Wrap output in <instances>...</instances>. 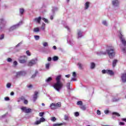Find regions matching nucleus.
Wrapping results in <instances>:
<instances>
[{"label":"nucleus","instance_id":"nucleus-7","mask_svg":"<svg viewBox=\"0 0 126 126\" xmlns=\"http://www.w3.org/2000/svg\"><path fill=\"white\" fill-rule=\"evenodd\" d=\"M101 72L103 74L107 73V74H110V75L114 74V72L111 70H102Z\"/></svg>","mask_w":126,"mask_h":126},{"label":"nucleus","instance_id":"nucleus-30","mask_svg":"<svg viewBox=\"0 0 126 126\" xmlns=\"http://www.w3.org/2000/svg\"><path fill=\"white\" fill-rule=\"evenodd\" d=\"M102 24L104 25V26H108V23H107L106 21H103Z\"/></svg>","mask_w":126,"mask_h":126},{"label":"nucleus","instance_id":"nucleus-59","mask_svg":"<svg viewBox=\"0 0 126 126\" xmlns=\"http://www.w3.org/2000/svg\"><path fill=\"white\" fill-rule=\"evenodd\" d=\"M17 64H18V63H17V62L16 61H14L13 62L14 65H17Z\"/></svg>","mask_w":126,"mask_h":126},{"label":"nucleus","instance_id":"nucleus-25","mask_svg":"<svg viewBox=\"0 0 126 126\" xmlns=\"http://www.w3.org/2000/svg\"><path fill=\"white\" fill-rule=\"evenodd\" d=\"M53 61H54V62H57V61H58V60H59V57L57 56H54L53 58H52Z\"/></svg>","mask_w":126,"mask_h":126},{"label":"nucleus","instance_id":"nucleus-4","mask_svg":"<svg viewBox=\"0 0 126 126\" xmlns=\"http://www.w3.org/2000/svg\"><path fill=\"white\" fill-rule=\"evenodd\" d=\"M19 62L20 63H26L27 62V57L26 56H21L19 59Z\"/></svg>","mask_w":126,"mask_h":126},{"label":"nucleus","instance_id":"nucleus-64","mask_svg":"<svg viewBox=\"0 0 126 126\" xmlns=\"http://www.w3.org/2000/svg\"><path fill=\"white\" fill-rule=\"evenodd\" d=\"M65 76L68 78L69 77H70V74L66 75Z\"/></svg>","mask_w":126,"mask_h":126},{"label":"nucleus","instance_id":"nucleus-24","mask_svg":"<svg viewBox=\"0 0 126 126\" xmlns=\"http://www.w3.org/2000/svg\"><path fill=\"white\" fill-rule=\"evenodd\" d=\"M95 63H91V68L92 69H93L94 68H95Z\"/></svg>","mask_w":126,"mask_h":126},{"label":"nucleus","instance_id":"nucleus-9","mask_svg":"<svg viewBox=\"0 0 126 126\" xmlns=\"http://www.w3.org/2000/svg\"><path fill=\"white\" fill-rule=\"evenodd\" d=\"M121 79L122 82L125 83V82H126V73H122L121 74Z\"/></svg>","mask_w":126,"mask_h":126},{"label":"nucleus","instance_id":"nucleus-52","mask_svg":"<svg viewBox=\"0 0 126 126\" xmlns=\"http://www.w3.org/2000/svg\"><path fill=\"white\" fill-rule=\"evenodd\" d=\"M72 75L73 77H76V73L75 72H73Z\"/></svg>","mask_w":126,"mask_h":126},{"label":"nucleus","instance_id":"nucleus-14","mask_svg":"<svg viewBox=\"0 0 126 126\" xmlns=\"http://www.w3.org/2000/svg\"><path fill=\"white\" fill-rule=\"evenodd\" d=\"M89 5H90V2L87 1L85 4V9H88L89 8Z\"/></svg>","mask_w":126,"mask_h":126},{"label":"nucleus","instance_id":"nucleus-50","mask_svg":"<svg viewBox=\"0 0 126 126\" xmlns=\"http://www.w3.org/2000/svg\"><path fill=\"white\" fill-rule=\"evenodd\" d=\"M75 117H78V116H79V113L76 112L75 113Z\"/></svg>","mask_w":126,"mask_h":126},{"label":"nucleus","instance_id":"nucleus-16","mask_svg":"<svg viewBox=\"0 0 126 126\" xmlns=\"http://www.w3.org/2000/svg\"><path fill=\"white\" fill-rule=\"evenodd\" d=\"M61 106H62V104L60 102L55 103V107H56V109H58V108L61 107Z\"/></svg>","mask_w":126,"mask_h":126},{"label":"nucleus","instance_id":"nucleus-26","mask_svg":"<svg viewBox=\"0 0 126 126\" xmlns=\"http://www.w3.org/2000/svg\"><path fill=\"white\" fill-rule=\"evenodd\" d=\"M83 104V103L82 102V101H78L77 102V105L80 106H82Z\"/></svg>","mask_w":126,"mask_h":126},{"label":"nucleus","instance_id":"nucleus-11","mask_svg":"<svg viewBox=\"0 0 126 126\" xmlns=\"http://www.w3.org/2000/svg\"><path fill=\"white\" fill-rule=\"evenodd\" d=\"M112 4L114 5V6H119L120 2H119L118 0H113L112 1Z\"/></svg>","mask_w":126,"mask_h":126},{"label":"nucleus","instance_id":"nucleus-56","mask_svg":"<svg viewBox=\"0 0 126 126\" xmlns=\"http://www.w3.org/2000/svg\"><path fill=\"white\" fill-rule=\"evenodd\" d=\"M24 103L26 105H27V104H28V101L27 100H25Z\"/></svg>","mask_w":126,"mask_h":126},{"label":"nucleus","instance_id":"nucleus-22","mask_svg":"<svg viewBox=\"0 0 126 126\" xmlns=\"http://www.w3.org/2000/svg\"><path fill=\"white\" fill-rule=\"evenodd\" d=\"M53 79L52 78V77H49L48 78H47L46 80H45V81H46V82H47V83H49V82H51V81H52V80Z\"/></svg>","mask_w":126,"mask_h":126},{"label":"nucleus","instance_id":"nucleus-33","mask_svg":"<svg viewBox=\"0 0 126 126\" xmlns=\"http://www.w3.org/2000/svg\"><path fill=\"white\" fill-rule=\"evenodd\" d=\"M35 40H38L40 39V36L39 35H34V36Z\"/></svg>","mask_w":126,"mask_h":126},{"label":"nucleus","instance_id":"nucleus-12","mask_svg":"<svg viewBox=\"0 0 126 126\" xmlns=\"http://www.w3.org/2000/svg\"><path fill=\"white\" fill-rule=\"evenodd\" d=\"M41 19H42V18L41 17H39L38 18H36L33 19V21L35 22H37L39 24H41Z\"/></svg>","mask_w":126,"mask_h":126},{"label":"nucleus","instance_id":"nucleus-28","mask_svg":"<svg viewBox=\"0 0 126 126\" xmlns=\"http://www.w3.org/2000/svg\"><path fill=\"white\" fill-rule=\"evenodd\" d=\"M37 73H38V71H35V73L32 75V78H34L36 77V75H37Z\"/></svg>","mask_w":126,"mask_h":126},{"label":"nucleus","instance_id":"nucleus-49","mask_svg":"<svg viewBox=\"0 0 126 126\" xmlns=\"http://www.w3.org/2000/svg\"><path fill=\"white\" fill-rule=\"evenodd\" d=\"M97 115H98V116H100V115H101V111H100V110H97Z\"/></svg>","mask_w":126,"mask_h":126},{"label":"nucleus","instance_id":"nucleus-1","mask_svg":"<svg viewBox=\"0 0 126 126\" xmlns=\"http://www.w3.org/2000/svg\"><path fill=\"white\" fill-rule=\"evenodd\" d=\"M107 54L110 59H113L114 57L116 56L115 48L113 46H109L106 51H100L99 53H97V55H107Z\"/></svg>","mask_w":126,"mask_h":126},{"label":"nucleus","instance_id":"nucleus-17","mask_svg":"<svg viewBox=\"0 0 126 126\" xmlns=\"http://www.w3.org/2000/svg\"><path fill=\"white\" fill-rule=\"evenodd\" d=\"M113 116H112V118L113 119H115V116H114V115H115V116H117V117H120V114H119V113L118 112H113L112 113Z\"/></svg>","mask_w":126,"mask_h":126},{"label":"nucleus","instance_id":"nucleus-19","mask_svg":"<svg viewBox=\"0 0 126 126\" xmlns=\"http://www.w3.org/2000/svg\"><path fill=\"white\" fill-rule=\"evenodd\" d=\"M33 32H34L35 33H38V32H40V29H39V28H34Z\"/></svg>","mask_w":126,"mask_h":126},{"label":"nucleus","instance_id":"nucleus-46","mask_svg":"<svg viewBox=\"0 0 126 126\" xmlns=\"http://www.w3.org/2000/svg\"><path fill=\"white\" fill-rule=\"evenodd\" d=\"M64 120L65 121H68V116L67 115L64 116Z\"/></svg>","mask_w":126,"mask_h":126},{"label":"nucleus","instance_id":"nucleus-10","mask_svg":"<svg viewBox=\"0 0 126 126\" xmlns=\"http://www.w3.org/2000/svg\"><path fill=\"white\" fill-rule=\"evenodd\" d=\"M38 92H34V94H33V96L32 98L33 102H35L36 100H37V99L38 98Z\"/></svg>","mask_w":126,"mask_h":126},{"label":"nucleus","instance_id":"nucleus-23","mask_svg":"<svg viewBox=\"0 0 126 126\" xmlns=\"http://www.w3.org/2000/svg\"><path fill=\"white\" fill-rule=\"evenodd\" d=\"M80 108L81 109V110H83V111H85V110H86V107L85 105H82L80 106Z\"/></svg>","mask_w":126,"mask_h":126},{"label":"nucleus","instance_id":"nucleus-20","mask_svg":"<svg viewBox=\"0 0 126 126\" xmlns=\"http://www.w3.org/2000/svg\"><path fill=\"white\" fill-rule=\"evenodd\" d=\"M45 27H46V24L45 23H42L40 29L41 30H42V31H45Z\"/></svg>","mask_w":126,"mask_h":126},{"label":"nucleus","instance_id":"nucleus-60","mask_svg":"<svg viewBox=\"0 0 126 126\" xmlns=\"http://www.w3.org/2000/svg\"><path fill=\"white\" fill-rule=\"evenodd\" d=\"M122 121L123 122H125V123H126V118H122Z\"/></svg>","mask_w":126,"mask_h":126},{"label":"nucleus","instance_id":"nucleus-34","mask_svg":"<svg viewBox=\"0 0 126 126\" xmlns=\"http://www.w3.org/2000/svg\"><path fill=\"white\" fill-rule=\"evenodd\" d=\"M67 89L69 90L70 89V83H68L66 84Z\"/></svg>","mask_w":126,"mask_h":126},{"label":"nucleus","instance_id":"nucleus-43","mask_svg":"<svg viewBox=\"0 0 126 126\" xmlns=\"http://www.w3.org/2000/svg\"><path fill=\"white\" fill-rule=\"evenodd\" d=\"M41 124V122L39 121H37L35 122V125H40Z\"/></svg>","mask_w":126,"mask_h":126},{"label":"nucleus","instance_id":"nucleus-42","mask_svg":"<svg viewBox=\"0 0 126 126\" xmlns=\"http://www.w3.org/2000/svg\"><path fill=\"white\" fill-rule=\"evenodd\" d=\"M49 67H50V63H47V64H46V68L47 69H49Z\"/></svg>","mask_w":126,"mask_h":126},{"label":"nucleus","instance_id":"nucleus-35","mask_svg":"<svg viewBox=\"0 0 126 126\" xmlns=\"http://www.w3.org/2000/svg\"><path fill=\"white\" fill-rule=\"evenodd\" d=\"M50 120H51V121H52V122H55V121H56L57 119L56 118V117H52L51 118Z\"/></svg>","mask_w":126,"mask_h":126},{"label":"nucleus","instance_id":"nucleus-5","mask_svg":"<svg viewBox=\"0 0 126 126\" xmlns=\"http://www.w3.org/2000/svg\"><path fill=\"white\" fill-rule=\"evenodd\" d=\"M21 24H22V22H20L18 24L11 27L9 29V31H13V30H15V29L18 28L19 25H21Z\"/></svg>","mask_w":126,"mask_h":126},{"label":"nucleus","instance_id":"nucleus-40","mask_svg":"<svg viewBox=\"0 0 126 126\" xmlns=\"http://www.w3.org/2000/svg\"><path fill=\"white\" fill-rule=\"evenodd\" d=\"M11 87V84L10 83H7L6 85L7 88H10Z\"/></svg>","mask_w":126,"mask_h":126},{"label":"nucleus","instance_id":"nucleus-47","mask_svg":"<svg viewBox=\"0 0 126 126\" xmlns=\"http://www.w3.org/2000/svg\"><path fill=\"white\" fill-rule=\"evenodd\" d=\"M26 54L28 56H31V53H30V52H29V51H27Z\"/></svg>","mask_w":126,"mask_h":126},{"label":"nucleus","instance_id":"nucleus-53","mask_svg":"<svg viewBox=\"0 0 126 126\" xmlns=\"http://www.w3.org/2000/svg\"><path fill=\"white\" fill-rule=\"evenodd\" d=\"M4 100L5 101H9V97H4Z\"/></svg>","mask_w":126,"mask_h":126},{"label":"nucleus","instance_id":"nucleus-2","mask_svg":"<svg viewBox=\"0 0 126 126\" xmlns=\"http://www.w3.org/2000/svg\"><path fill=\"white\" fill-rule=\"evenodd\" d=\"M61 75L57 76L56 78V83L53 85L54 88L56 91H58V92H60L63 89V84L61 82Z\"/></svg>","mask_w":126,"mask_h":126},{"label":"nucleus","instance_id":"nucleus-3","mask_svg":"<svg viewBox=\"0 0 126 126\" xmlns=\"http://www.w3.org/2000/svg\"><path fill=\"white\" fill-rule=\"evenodd\" d=\"M119 38L123 46H124V47H126V40L125 37H124V35L122 34V32H120V35L119 36Z\"/></svg>","mask_w":126,"mask_h":126},{"label":"nucleus","instance_id":"nucleus-15","mask_svg":"<svg viewBox=\"0 0 126 126\" xmlns=\"http://www.w3.org/2000/svg\"><path fill=\"white\" fill-rule=\"evenodd\" d=\"M117 63H118V61L117 60L115 59L113 61V62H112L113 67H115V66L117 65Z\"/></svg>","mask_w":126,"mask_h":126},{"label":"nucleus","instance_id":"nucleus-48","mask_svg":"<svg viewBox=\"0 0 126 126\" xmlns=\"http://www.w3.org/2000/svg\"><path fill=\"white\" fill-rule=\"evenodd\" d=\"M21 110H22V111H26V107H22V108H21Z\"/></svg>","mask_w":126,"mask_h":126},{"label":"nucleus","instance_id":"nucleus-36","mask_svg":"<svg viewBox=\"0 0 126 126\" xmlns=\"http://www.w3.org/2000/svg\"><path fill=\"white\" fill-rule=\"evenodd\" d=\"M52 10L53 13H54L55 11H57V10H58V8L57 7H53Z\"/></svg>","mask_w":126,"mask_h":126},{"label":"nucleus","instance_id":"nucleus-44","mask_svg":"<svg viewBox=\"0 0 126 126\" xmlns=\"http://www.w3.org/2000/svg\"><path fill=\"white\" fill-rule=\"evenodd\" d=\"M21 45H22V41L19 43L17 45H16V48H17V47H19Z\"/></svg>","mask_w":126,"mask_h":126},{"label":"nucleus","instance_id":"nucleus-61","mask_svg":"<svg viewBox=\"0 0 126 126\" xmlns=\"http://www.w3.org/2000/svg\"><path fill=\"white\" fill-rule=\"evenodd\" d=\"M109 110H105L104 111V113L105 114H109Z\"/></svg>","mask_w":126,"mask_h":126},{"label":"nucleus","instance_id":"nucleus-37","mask_svg":"<svg viewBox=\"0 0 126 126\" xmlns=\"http://www.w3.org/2000/svg\"><path fill=\"white\" fill-rule=\"evenodd\" d=\"M67 42L69 43L70 44L72 45L73 43H72V41L69 40V39H67Z\"/></svg>","mask_w":126,"mask_h":126},{"label":"nucleus","instance_id":"nucleus-21","mask_svg":"<svg viewBox=\"0 0 126 126\" xmlns=\"http://www.w3.org/2000/svg\"><path fill=\"white\" fill-rule=\"evenodd\" d=\"M78 65L79 66V69H83V65L81 63H78Z\"/></svg>","mask_w":126,"mask_h":126},{"label":"nucleus","instance_id":"nucleus-62","mask_svg":"<svg viewBox=\"0 0 126 126\" xmlns=\"http://www.w3.org/2000/svg\"><path fill=\"white\" fill-rule=\"evenodd\" d=\"M27 87H28V88H32V85H29V86H27Z\"/></svg>","mask_w":126,"mask_h":126},{"label":"nucleus","instance_id":"nucleus-27","mask_svg":"<svg viewBox=\"0 0 126 126\" xmlns=\"http://www.w3.org/2000/svg\"><path fill=\"white\" fill-rule=\"evenodd\" d=\"M41 20H43V21H44L45 23H49V21L48 20V19L45 18H41Z\"/></svg>","mask_w":126,"mask_h":126},{"label":"nucleus","instance_id":"nucleus-6","mask_svg":"<svg viewBox=\"0 0 126 126\" xmlns=\"http://www.w3.org/2000/svg\"><path fill=\"white\" fill-rule=\"evenodd\" d=\"M37 62H38L37 59H32L29 62L28 64L29 66H32V65L36 64V63H37Z\"/></svg>","mask_w":126,"mask_h":126},{"label":"nucleus","instance_id":"nucleus-38","mask_svg":"<svg viewBox=\"0 0 126 126\" xmlns=\"http://www.w3.org/2000/svg\"><path fill=\"white\" fill-rule=\"evenodd\" d=\"M63 126V124H53V126Z\"/></svg>","mask_w":126,"mask_h":126},{"label":"nucleus","instance_id":"nucleus-58","mask_svg":"<svg viewBox=\"0 0 126 126\" xmlns=\"http://www.w3.org/2000/svg\"><path fill=\"white\" fill-rule=\"evenodd\" d=\"M122 51L123 52L126 53V48H123Z\"/></svg>","mask_w":126,"mask_h":126},{"label":"nucleus","instance_id":"nucleus-45","mask_svg":"<svg viewBox=\"0 0 126 126\" xmlns=\"http://www.w3.org/2000/svg\"><path fill=\"white\" fill-rule=\"evenodd\" d=\"M44 112H40L39 114V117H43L44 116Z\"/></svg>","mask_w":126,"mask_h":126},{"label":"nucleus","instance_id":"nucleus-41","mask_svg":"<svg viewBox=\"0 0 126 126\" xmlns=\"http://www.w3.org/2000/svg\"><path fill=\"white\" fill-rule=\"evenodd\" d=\"M64 27L68 31H70V29L69 28V27L68 26H64Z\"/></svg>","mask_w":126,"mask_h":126},{"label":"nucleus","instance_id":"nucleus-18","mask_svg":"<svg viewBox=\"0 0 126 126\" xmlns=\"http://www.w3.org/2000/svg\"><path fill=\"white\" fill-rule=\"evenodd\" d=\"M78 38H81L82 36V32L81 30H78Z\"/></svg>","mask_w":126,"mask_h":126},{"label":"nucleus","instance_id":"nucleus-55","mask_svg":"<svg viewBox=\"0 0 126 126\" xmlns=\"http://www.w3.org/2000/svg\"><path fill=\"white\" fill-rule=\"evenodd\" d=\"M71 81H76V78H72L71 79Z\"/></svg>","mask_w":126,"mask_h":126},{"label":"nucleus","instance_id":"nucleus-31","mask_svg":"<svg viewBox=\"0 0 126 126\" xmlns=\"http://www.w3.org/2000/svg\"><path fill=\"white\" fill-rule=\"evenodd\" d=\"M39 121H40V123H44V122L46 121V119L43 117H42L40 119Z\"/></svg>","mask_w":126,"mask_h":126},{"label":"nucleus","instance_id":"nucleus-51","mask_svg":"<svg viewBox=\"0 0 126 126\" xmlns=\"http://www.w3.org/2000/svg\"><path fill=\"white\" fill-rule=\"evenodd\" d=\"M119 125L120 126H125V123H124V122H120L119 123Z\"/></svg>","mask_w":126,"mask_h":126},{"label":"nucleus","instance_id":"nucleus-32","mask_svg":"<svg viewBox=\"0 0 126 126\" xmlns=\"http://www.w3.org/2000/svg\"><path fill=\"white\" fill-rule=\"evenodd\" d=\"M32 111V109L30 108H28L26 109V111L25 113H30Z\"/></svg>","mask_w":126,"mask_h":126},{"label":"nucleus","instance_id":"nucleus-57","mask_svg":"<svg viewBox=\"0 0 126 126\" xmlns=\"http://www.w3.org/2000/svg\"><path fill=\"white\" fill-rule=\"evenodd\" d=\"M12 61V60L11 59V58L7 59V62H8L9 63H10V62H11Z\"/></svg>","mask_w":126,"mask_h":126},{"label":"nucleus","instance_id":"nucleus-29","mask_svg":"<svg viewBox=\"0 0 126 126\" xmlns=\"http://www.w3.org/2000/svg\"><path fill=\"white\" fill-rule=\"evenodd\" d=\"M20 14H23L24 13V9L23 8H20Z\"/></svg>","mask_w":126,"mask_h":126},{"label":"nucleus","instance_id":"nucleus-39","mask_svg":"<svg viewBox=\"0 0 126 126\" xmlns=\"http://www.w3.org/2000/svg\"><path fill=\"white\" fill-rule=\"evenodd\" d=\"M43 47H48V42H44L43 43Z\"/></svg>","mask_w":126,"mask_h":126},{"label":"nucleus","instance_id":"nucleus-54","mask_svg":"<svg viewBox=\"0 0 126 126\" xmlns=\"http://www.w3.org/2000/svg\"><path fill=\"white\" fill-rule=\"evenodd\" d=\"M4 37V35H3V34L1 35L0 37V40H2V39H3Z\"/></svg>","mask_w":126,"mask_h":126},{"label":"nucleus","instance_id":"nucleus-13","mask_svg":"<svg viewBox=\"0 0 126 126\" xmlns=\"http://www.w3.org/2000/svg\"><path fill=\"white\" fill-rule=\"evenodd\" d=\"M50 107L51 109H52V110L57 109V107H56V103L51 104Z\"/></svg>","mask_w":126,"mask_h":126},{"label":"nucleus","instance_id":"nucleus-63","mask_svg":"<svg viewBox=\"0 0 126 126\" xmlns=\"http://www.w3.org/2000/svg\"><path fill=\"white\" fill-rule=\"evenodd\" d=\"M48 62H51L52 61V58L49 57L48 58Z\"/></svg>","mask_w":126,"mask_h":126},{"label":"nucleus","instance_id":"nucleus-8","mask_svg":"<svg viewBox=\"0 0 126 126\" xmlns=\"http://www.w3.org/2000/svg\"><path fill=\"white\" fill-rule=\"evenodd\" d=\"M26 74V72L24 71H21L19 72H17L16 73L17 77H19V76H23Z\"/></svg>","mask_w":126,"mask_h":126}]
</instances>
